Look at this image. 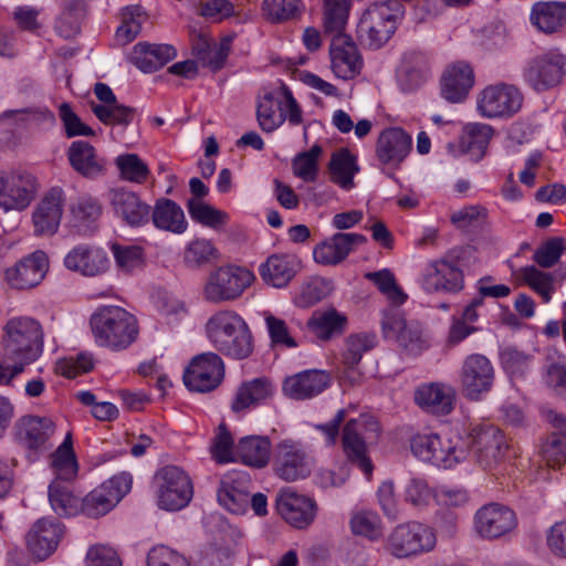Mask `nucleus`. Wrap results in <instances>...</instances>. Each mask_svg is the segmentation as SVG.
Returning a JSON list of instances; mask_svg holds the SVG:
<instances>
[{
  "label": "nucleus",
  "instance_id": "ea45409f",
  "mask_svg": "<svg viewBox=\"0 0 566 566\" xmlns=\"http://www.w3.org/2000/svg\"><path fill=\"white\" fill-rule=\"evenodd\" d=\"M275 388L272 381L265 377L254 378L243 382L232 402V410L239 412L250 407L258 406L272 398Z\"/></svg>",
  "mask_w": 566,
  "mask_h": 566
},
{
  "label": "nucleus",
  "instance_id": "0eeeda50",
  "mask_svg": "<svg viewBox=\"0 0 566 566\" xmlns=\"http://www.w3.org/2000/svg\"><path fill=\"white\" fill-rule=\"evenodd\" d=\"M256 116L260 127L266 133L275 130L286 118L292 125L302 123V111L285 84L263 93L259 98Z\"/></svg>",
  "mask_w": 566,
  "mask_h": 566
},
{
  "label": "nucleus",
  "instance_id": "3c124183",
  "mask_svg": "<svg viewBox=\"0 0 566 566\" xmlns=\"http://www.w3.org/2000/svg\"><path fill=\"white\" fill-rule=\"evenodd\" d=\"M402 72L409 81L410 90L418 87L431 74V60L428 54L419 51H409L403 55Z\"/></svg>",
  "mask_w": 566,
  "mask_h": 566
},
{
  "label": "nucleus",
  "instance_id": "2eb2a0df",
  "mask_svg": "<svg viewBox=\"0 0 566 566\" xmlns=\"http://www.w3.org/2000/svg\"><path fill=\"white\" fill-rule=\"evenodd\" d=\"M185 386L196 392H210L217 389L224 378V364L214 353L195 356L184 371Z\"/></svg>",
  "mask_w": 566,
  "mask_h": 566
},
{
  "label": "nucleus",
  "instance_id": "cd10ccee",
  "mask_svg": "<svg viewBox=\"0 0 566 566\" xmlns=\"http://www.w3.org/2000/svg\"><path fill=\"white\" fill-rule=\"evenodd\" d=\"M365 242L366 238L363 234L337 232L315 245L313 249V258L318 264L336 265L349 255L355 245Z\"/></svg>",
  "mask_w": 566,
  "mask_h": 566
},
{
  "label": "nucleus",
  "instance_id": "7ed1b4c3",
  "mask_svg": "<svg viewBox=\"0 0 566 566\" xmlns=\"http://www.w3.org/2000/svg\"><path fill=\"white\" fill-rule=\"evenodd\" d=\"M209 340L223 355L235 359L249 357L252 335L245 321L233 311H219L206 324Z\"/></svg>",
  "mask_w": 566,
  "mask_h": 566
},
{
  "label": "nucleus",
  "instance_id": "4d7b16f0",
  "mask_svg": "<svg viewBox=\"0 0 566 566\" xmlns=\"http://www.w3.org/2000/svg\"><path fill=\"white\" fill-rule=\"evenodd\" d=\"M500 360L511 377H523L531 367L533 355L514 346H506L500 352Z\"/></svg>",
  "mask_w": 566,
  "mask_h": 566
},
{
  "label": "nucleus",
  "instance_id": "a211bd4d",
  "mask_svg": "<svg viewBox=\"0 0 566 566\" xmlns=\"http://www.w3.org/2000/svg\"><path fill=\"white\" fill-rule=\"evenodd\" d=\"M276 511L279 515L292 527L306 530L317 515V503L292 488H283L276 494Z\"/></svg>",
  "mask_w": 566,
  "mask_h": 566
},
{
  "label": "nucleus",
  "instance_id": "a18cd8bd",
  "mask_svg": "<svg viewBox=\"0 0 566 566\" xmlns=\"http://www.w3.org/2000/svg\"><path fill=\"white\" fill-rule=\"evenodd\" d=\"M219 260V250L203 238L191 240L184 250L182 262L189 270H201Z\"/></svg>",
  "mask_w": 566,
  "mask_h": 566
},
{
  "label": "nucleus",
  "instance_id": "c9c22d12",
  "mask_svg": "<svg viewBox=\"0 0 566 566\" xmlns=\"http://www.w3.org/2000/svg\"><path fill=\"white\" fill-rule=\"evenodd\" d=\"M298 270L300 261L291 254H272L259 268L262 280L275 289L285 287Z\"/></svg>",
  "mask_w": 566,
  "mask_h": 566
},
{
  "label": "nucleus",
  "instance_id": "dca6fc26",
  "mask_svg": "<svg viewBox=\"0 0 566 566\" xmlns=\"http://www.w3.org/2000/svg\"><path fill=\"white\" fill-rule=\"evenodd\" d=\"M130 488L132 476L128 473L114 475L81 500V511L88 517L103 516L129 492Z\"/></svg>",
  "mask_w": 566,
  "mask_h": 566
},
{
  "label": "nucleus",
  "instance_id": "aec40b11",
  "mask_svg": "<svg viewBox=\"0 0 566 566\" xmlns=\"http://www.w3.org/2000/svg\"><path fill=\"white\" fill-rule=\"evenodd\" d=\"M421 286L427 293H458L464 286L463 272L457 261H430L422 271Z\"/></svg>",
  "mask_w": 566,
  "mask_h": 566
},
{
  "label": "nucleus",
  "instance_id": "37998d69",
  "mask_svg": "<svg viewBox=\"0 0 566 566\" xmlns=\"http://www.w3.org/2000/svg\"><path fill=\"white\" fill-rule=\"evenodd\" d=\"M532 23L545 33H553L566 23V2H537L531 12Z\"/></svg>",
  "mask_w": 566,
  "mask_h": 566
},
{
  "label": "nucleus",
  "instance_id": "603ef678",
  "mask_svg": "<svg viewBox=\"0 0 566 566\" xmlns=\"http://www.w3.org/2000/svg\"><path fill=\"white\" fill-rule=\"evenodd\" d=\"M49 501L54 512L61 516L74 515L81 509V500L61 481L50 484Z\"/></svg>",
  "mask_w": 566,
  "mask_h": 566
},
{
  "label": "nucleus",
  "instance_id": "e433bc0d",
  "mask_svg": "<svg viewBox=\"0 0 566 566\" xmlns=\"http://www.w3.org/2000/svg\"><path fill=\"white\" fill-rule=\"evenodd\" d=\"M67 158L72 168L86 178H96L105 170L106 161L88 142H73L67 150Z\"/></svg>",
  "mask_w": 566,
  "mask_h": 566
},
{
  "label": "nucleus",
  "instance_id": "f257e3e1",
  "mask_svg": "<svg viewBox=\"0 0 566 566\" xmlns=\"http://www.w3.org/2000/svg\"><path fill=\"white\" fill-rule=\"evenodd\" d=\"M3 357L12 365L0 363V384L9 385L27 365L34 363L43 353L44 332L41 323L27 315L10 317L2 327Z\"/></svg>",
  "mask_w": 566,
  "mask_h": 566
},
{
  "label": "nucleus",
  "instance_id": "4c0bfd02",
  "mask_svg": "<svg viewBox=\"0 0 566 566\" xmlns=\"http://www.w3.org/2000/svg\"><path fill=\"white\" fill-rule=\"evenodd\" d=\"M248 479L245 474L227 475L220 483L217 497L220 505L234 514L245 511L249 503L247 489Z\"/></svg>",
  "mask_w": 566,
  "mask_h": 566
},
{
  "label": "nucleus",
  "instance_id": "f3484780",
  "mask_svg": "<svg viewBox=\"0 0 566 566\" xmlns=\"http://www.w3.org/2000/svg\"><path fill=\"white\" fill-rule=\"evenodd\" d=\"M380 324L386 338L395 339L400 347L411 354H418L428 346L420 323L406 321L397 308L384 311Z\"/></svg>",
  "mask_w": 566,
  "mask_h": 566
},
{
  "label": "nucleus",
  "instance_id": "9d476101",
  "mask_svg": "<svg viewBox=\"0 0 566 566\" xmlns=\"http://www.w3.org/2000/svg\"><path fill=\"white\" fill-rule=\"evenodd\" d=\"M40 188L38 178L22 169L0 171V208L22 211L35 198Z\"/></svg>",
  "mask_w": 566,
  "mask_h": 566
},
{
  "label": "nucleus",
  "instance_id": "58836bf2",
  "mask_svg": "<svg viewBox=\"0 0 566 566\" xmlns=\"http://www.w3.org/2000/svg\"><path fill=\"white\" fill-rule=\"evenodd\" d=\"M376 344L377 336L374 333L352 334L346 338L343 353V364L346 367L344 377L352 384L356 382L360 377L356 366L361 360L363 355L371 350Z\"/></svg>",
  "mask_w": 566,
  "mask_h": 566
},
{
  "label": "nucleus",
  "instance_id": "a19ab883",
  "mask_svg": "<svg viewBox=\"0 0 566 566\" xmlns=\"http://www.w3.org/2000/svg\"><path fill=\"white\" fill-rule=\"evenodd\" d=\"M346 326L347 317L335 308L317 310L307 321V328L321 340H329L342 335Z\"/></svg>",
  "mask_w": 566,
  "mask_h": 566
},
{
  "label": "nucleus",
  "instance_id": "a878e982",
  "mask_svg": "<svg viewBox=\"0 0 566 566\" xmlns=\"http://www.w3.org/2000/svg\"><path fill=\"white\" fill-rule=\"evenodd\" d=\"M49 269V260L43 251H35L18 261L6 271L10 286L17 290H28L39 285Z\"/></svg>",
  "mask_w": 566,
  "mask_h": 566
},
{
  "label": "nucleus",
  "instance_id": "5fc2aeb1",
  "mask_svg": "<svg viewBox=\"0 0 566 566\" xmlns=\"http://www.w3.org/2000/svg\"><path fill=\"white\" fill-rule=\"evenodd\" d=\"M146 13L139 6H129L122 10V24L116 30V40L122 44L132 42L142 31Z\"/></svg>",
  "mask_w": 566,
  "mask_h": 566
},
{
  "label": "nucleus",
  "instance_id": "b1692460",
  "mask_svg": "<svg viewBox=\"0 0 566 566\" xmlns=\"http://www.w3.org/2000/svg\"><path fill=\"white\" fill-rule=\"evenodd\" d=\"M331 67L336 77L348 81L360 74L364 62L349 35L331 39Z\"/></svg>",
  "mask_w": 566,
  "mask_h": 566
},
{
  "label": "nucleus",
  "instance_id": "774afa93",
  "mask_svg": "<svg viewBox=\"0 0 566 566\" xmlns=\"http://www.w3.org/2000/svg\"><path fill=\"white\" fill-rule=\"evenodd\" d=\"M86 566H123L118 553L107 544H94L85 555Z\"/></svg>",
  "mask_w": 566,
  "mask_h": 566
},
{
  "label": "nucleus",
  "instance_id": "e2e57ef3",
  "mask_svg": "<svg viewBox=\"0 0 566 566\" xmlns=\"http://www.w3.org/2000/svg\"><path fill=\"white\" fill-rule=\"evenodd\" d=\"M523 281L537 294L545 303H548L554 292V276L551 273L543 272L534 265L521 269Z\"/></svg>",
  "mask_w": 566,
  "mask_h": 566
},
{
  "label": "nucleus",
  "instance_id": "c03bdc74",
  "mask_svg": "<svg viewBox=\"0 0 566 566\" xmlns=\"http://www.w3.org/2000/svg\"><path fill=\"white\" fill-rule=\"evenodd\" d=\"M235 453L244 464L263 468L269 463L271 457V442L266 437H244L237 444Z\"/></svg>",
  "mask_w": 566,
  "mask_h": 566
},
{
  "label": "nucleus",
  "instance_id": "f03ea898",
  "mask_svg": "<svg viewBox=\"0 0 566 566\" xmlns=\"http://www.w3.org/2000/svg\"><path fill=\"white\" fill-rule=\"evenodd\" d=\"M95 343L112 352L130 347L138 338L139 325L135 315L120 306H101L90 319Z\"/></svg>",
  "mask_w": 566,
  "mask_h": 566
},
{
  "label": "nucleus",
  "instance_id": "c756f323",
  "mask_svg": "<svg viewBox=\"0 0 566 566\" xmlns=\"http://www.w3.org/2000/svg\"><path fill=\"white\" fill-rule=\"evenodd\" d=\"M329 382L331 377L326 371L310 369L285 378L282 390L291 399L305 400L323 392Z\"/></svg>",
  "mask_w": 566,
  "mask_h": 566
},
{
  "label": "nucleus",
  "instance_id": "412c9836",
  "mask_svg": "<svg viewBox=\"0 0 566 566\" xmlns=\"http://www.w3.org/2000/svg\"><path fill=\"white\" fill-rule=\"evenodd\" d=\"M65 192L61 187L50 188L32 211V224L35 235L52 237L61 224Z\"/></svg>",
  "mask_w": 566,
  "mask_h": 566
},
{
  "label": "nucleus",
  "instance_id": "20e7f679",
  "mask_svg": "<svg viewBox=\"0 0 566 566\" xmlns=\"http://www.w3.org/2000/svg\"><path fill=\"white\" fill-rule=\"evenodd\" d=\"M403 15L401 4L392 1L374 3L363 13L357 34L370 48L382 46L395 33L397 21Z\"/></svg>",
  "mask_w": 566,
  "mask_h": 566
},
{
  "label": "nucleus",
  "instance_id": "7c9ffc66",
  "mask_svg": "<svg viewBox=\"0 0 566 566\" xmlns=\"http://www.w3.org/2000/svg\"><path fill=\"white\" fill-rule=\"evenodd\" d=\"M454 397L453 388L440 382L423 384L413 394L415 402L419 408L437 416H446L453 410Z\"/></svg>",
  "mask_w": 566,
  "mask_h": 566
},
{
  "label": "nucleus",
  "instance_id": "ddd939ff",
  "mask_svg": "<svg viewBox=\"0 0 566 566\" xmlns=\"http://www.w3.org/2000/svg\"><path fill=\"white\" fill-rule=\"evenodd\" d=\"M566 74V55L557 50L531 59L524 70L525 83L535 92H545L558 85Z\"/></svg>",
  "mask_w": 566,
  "mask_h": 566
},
{
  "label": "nucleus",
  "instance_id": "2f4dec72",
  "mask_svg": "<svg viewBox=\"0 0 566 566\" xmlns=\"http://www.w3.org/2000/svg\"><path fill=\"white\" fill-rule=\"evenodd\" d=\"M412 138L402 128L391 127L382 130L378 137L376 155L384 165H400L411 150Z\"/></svg>",
  "mask_w": 566,
  "mask_h": 566
},
{
  "label": "nucleus",
  "instance_id": "473e14b6",
  "mask_svg": "<svg viewBox=\"0 0 566 566\" xmlns=\"http://www.w3.org/2000/svg\"><path fill=\"white\" fill-rule=\"evenodd\" d=\"M63 530L55 520L40 518L27 534V544L39 559L49 557L57 547Z\"/></svg>",
  "mask_w": 566,
  "mask_h": 566
},
{
  "label": "nucleus",
  "instance_id": "393cba45",
  "mask_svg": "<svg viewBox=\"0 0 566 566\" xmlns=\"http://www.w3.org/2000/svg\"><path fill=\"white\" fill-rule=\"evenodd\" d=\"M111 207L129 227H143L150 220L151 207L138 193L125 188H115L108 195Z\"/></svg>",
  "mask_w": 566,
  "mask_h": 566
},
{
  "label": "nucleus",
  "instance_id": "f704fd0d",
  "mask_svg": "<svg viewBox=\"0 0 566 566\" xmlns=\"http://www.w3.org/2000/svg\"><path fill=\"white\" fill-rule=\"evenodd\" d=\"M54 423L46 417L27 416L17 424V439L29 450H41L54 433Z\"/></svg>",
  "mask_w": 566,
  "mask_h": 566
},
{
  "label": "nucleus",
  "instance_id": "052dcab7",
  "mask_svg": "<svg viewBox=\"0 0 566 566\" xmlns=\"http://www.w3.org/2000/svg\"><path fill=\"white\" fill-rule=\"evenodd\" d=\"M101 206L92 198H80L70 207L73 226L86 231L101 216Z\"/></svg>",
  "mask_w": 566,
  "mask_h": 566
},
{
  "label": "nucleus",
  "instance_id": "79ce46f5",
  "mask_svg": "<svg viewBox=\"0 0 566 566\" xmlns=\"http://www.w3.org/2000/svg\"><path fill=\"white\" fill-rule=\"evenodd\" d=\"M150 218L156 228L172 233L181 234L187 230V221L180 206L170 199H159Z\"/></svg>",
  "mask_w": 566,
  "mask_h": 566
},
{
  "label": "nucleus",
  "instance_id": "72a5a7b5",
  "mask_svg": "<svg viewBox=\"0 0 566 566\" xmlns=\"http://www.w3.org/2000/svg\"><path fill=\"white\" fill-rule=\"evenodd\" d=\"M177 56V51L169 44H151L139 42L134 45L129 61L144 73H153L161 69Z\"/></svg>",
  "mask_w": 566,
  "mask_h": 566
},
{
  "label": "nucleus",
  "instance_id": "4be33fe9",
  "mask_svg": "<svg viewBox=\"0 0 566 566\" xmlns=\"http://www.w3.org/2000/svg\"><path fill=\"white\" fill-rule=\"evenodd\" d=\"M515 526V513L497 503L483 505L474 514V531L483 539L500 538Z\"/></svg>",
  "mask_w": 566,
  "mask_h": 566
},
{
  "label": "nucleus",
  "instance_id": "13d9d810",
  "mask_svg": "<svg viewBox=\"0 0 566 566\" xmlns=\"http://www.w3.org/2000/svg\"><path fill=\"white\" fill-rule=\"evenodd\" d=\"M192 51L197 61L212 71L220 70L228 56V49L226 46H211L203 36L198 38V41L192 46Z\"/></svg>",
  "mask_w": 566,
  "mask_h": 566
},
{
  "label": "nucleus",
  "instance_id": "4468645a",
  "mask_svg": "<svg viewBox=\"0 0 566 566\" xmlns=\"http://www.w3.org/2000/svg\"><path fill=\"white\" fill-rule=\"evenodd\" d=\"M459 377L462 395L469 400L479 401L491 391L495 370L488 357L471 354L464 358Z\"/></svg>",
  "mask_w": 566,
  "mask_h": 566
},
{
  "label": "nucleus",
  "instance_id": "69168bd1",
  "mask_svg": "<svg viewBox=\"0 0 566 566\" xmlns=\"http://www.w3.org/2000/svg\"><path fill=\"white\" fill-rule=\"evenodd\" d=\"M350 528L355 535L365 536L371 541L381 536L380 517L370 511L354 514L350 518Z\"/></svg>",
  "mask_w": 566,
  "mask_h": 566
},
{
  "label": "nucleus",
  "instance_id": "49530a36",
  "mask_svg": "<svg viewBox=\"0 0 566 566\" xmlns=\"http://www.w3.org/2000/svg\"><path fill=\"white\" fill-rule=\"evenodd\" d=\"M328 170L331 180L345 190L354 187V176L358 172L359 167L356 157L346 148L332 155Z\"/></svg>",
  "mask_w": 566,
  "mask_h": 566
},
{
  "label": "nucleus",
  "instance_id": "5701e85b",
  "mask_svg": "<svg viewBox=\"0 0 566 566\" xmlns=\"http://www.w3.org/2000/svg\"><path fill=\"white\" fill-rule=\"evenodd\" d=\"M472 448L479 465L484 470H491L502 462L509 446L499 428L488 426L475 431Z\"/></svg>",
  "mask_w": 566,
  "mask_h": 566
},
{
  "label": "nucleus",
  "instance_id": "de8ad7c7",
  "mask_svg": "<svg viewBox=\"0 0 566 566\" xmlns=\"http://www.w3.org/2000/svg\"><path fill=\"white\" fill-rule=\"evenodd\" d=\"M493 133V128L488 124L470 123L465 125L461 139L463 150L474 160H480L488 149Z\"/></svg>",
  "mask_w": 566,
  "mask_h": 566
},
{
  "label": "nucleus",
  "instance_id": "8fccbe9b",
  "mask_svg": "<svg viewBox=\"0 0 566 566\" xmlns=\"http://www.w3.org/2000/svg\"><path fill=\"white\" fill-rule=\"evenodd\" d=\"M350 3L348 0H325L323 25L326 35H347L344 31L347 25Z\"/></svg>",
  "mask_w": 566,
  "mask_h": 566
},
{
  "label": "nucleus",
  "instance_id": "09e8293b",
  "mask_svg": "<svg viewBox=\"0 0 566 566\" xmlns=\"http://www.w3.org/2000/svg\"><path fill=\"white\" fill-rule=\"evenodd\" d=\"M51 467L56 476L54 481L69 482L75 479L78 464L72 448V437L67 433L62 444L51 455Z\"/></svg>",
  "mask_w": 566,
  "mask_h": 566
},
{
  "label": "nucleus",
  "instance_id": "0e129e2a",
  "mask_svg": "<svg viewBox=\"0 0 566 566\" xmlns=\"http://www.w3.org/2000/svg\"><path fill=\"white\" fill-rule=\"evenodd\" d=\"M365 276L373 282L392 304L400 305L407 300V295L397 285L396 279L389 270L384 269L377 272H368Z\"/></svg>",
  "mask_w": 566,
  "mask_h": 566
},
{
  "label": "nucleus",
  "instance_id": "338daca9",
  "mask_svg": "<svg viewBox=\"0 0 566 566\" xmlns=\"http://www.w3.org/2000/svg\"><path fill=\"white\" fill-rule=\"evenodd\" d=\"M541 452L548 467H560L566 462V433H551L542 444Z\"/></svg>",
  "mask_w": 566,
  "mask_h": 566
},
{
  "label": "nucleus",
  "instance_id": "6e6d98bb",
  "mask_svg": "<svg viewBox=\"0 0 566 566\" xmlns=\"http://www.w3.org/2000/svg\"><path fill=\"white\" fill-rule=\"evenodd\" d=\"M93 114L105 125L128 126L136 114V109L119 103L111 105L91 104Z\"/></svg>",
  "mask_w": 566,
  "mask_h": 566
},
{
  "label": "nucleus",
  "instance_id": "c85d7f7f",
  "mask_svg": "<svg viewBox=\"0 0 566 566\" xmlns=\"http://www.w3.org/2000/svg\"><path fill=\"white\" fill-rule=\"evenodd\" d=\"M64 265L67 270L84 276H97L107 271L109 260L103 249L80 244L65 255Z\"/></svg>",
  "mask_w": 566,
  "mask_h": 566
},
{
  "label": "nucleus",
  "instance_id": "9b49d317",
  "mask_svg": "<svg viewBox=\"0 0 566 566\" xmlns=\"http://www.w3.org/2000/svg\"><path fill=\"white\" fill-rule=\"evenodd\" d=\"M524 96L513 84L500 82L485 86L478 95L476 107L485 118H510L522 108Z\"/></svg>",
  "mask_w": 566,
  "mask_h": 566
},
{
  "label": "nucleus",
  "instance_id": "bb28decb",
  "mask_svg": "<svg viewBox=\"0 0 566 566\" xmlns=\"http://www.w3.org/2000/svg\"><path fill=\"white\" fill-rule=\"evenodd\" d=\"M474 85L473 69L465 62L450 64L440 78L441 96L449 103H462Z\"/></svg>",
  "mask_w": 566,
  "mask_h": 566
},
{
  "label": "nucleus",
  "instance_id": "f8f14e48",
  "mask_svg": "<svg viewBox=\"0 0 566 566\" xmlns=\"http://www.w3.org/2000/svg\"><path fill=\"white\" fill-rule=\"evenodd\" d=\"M159 507L166 511H179L188 505L193 490L190 478L180 468L167 465L155 475Z\"/></svg>",
  "mask_w": 566,
  "mask_h": 566
},
{
  "label": "nucleus",
  "instance_id": "423d86ee",
  "mask_svg": "<svg viewBox=\"0 0 566 566\" xmlns=\"http://www.w3.org/2000/svg\"><path fill=\"white\" fill-rule=\"evenodd\" d=\"M412 453L421 461L449 469L467 458V444L460 437L418 433L410 442Z\"/></svg>",
  "mask_w": 566,
  "mask_h": 566
},
{
  "label": "nucleus",
  "instance_id": "6ab92c4d",
  "mask_svg": "<svg viewBox=\"0 0 566 566\" xmlns=\"http://www.w3.org/2000/svg\"><path fill=\"white\" fill-rule=\"evenodd\" d=\"M273 469L280 479L293 482L308 476L312 465L301 443L287 439L274 448Z\"/></svg>",
  "mask_w": 566,
  "mask_h": 566
},
{
  "label": "nucleus",
  "instance_id": "680f3d73",
  "mask_svg": "<svg viewBox=\"0 0 566 566\" xmlns=\"http://www.w3.org/2000/svg\"><path fill=\"white\" fill-rule=\"evenodd\" d=\"M115 164L120 177L130 182L143 184L149 175L148 166L136 154L119 155Z\"/></svg>",
  "mask_w": 566,
  "mask_h": 566
},
{
  "label": "nucleus",
  "instance_id": "6e6552de",
  "mask_svg": "<svg viewBox=\"0 0 566 566\" xmlns=\"http://www.w3.org/2000/svg\"><path fill=\"white\" fill-rule=\"evenodd\" d=\"M254 274L241 266L224 265L210 272L202 286V297L211 304L239 298L253 283Z\"/></svg>",
  "mask_w": 566,
  "mask_h": 566
},
{
  "label": "nucleus",
  "instance_id": "bf43d9fd",
  "mask_svg": "<svg viewBox=\"0 0 566 566\" xmlns=\"http://www.w3.org/2000/svg\"><path fill=\"white\" fill-rule=\"evenodd\" d=\"M301 0H263L262 15L271 22L294 19L301 11Z\"/></svg>",
  "mask_w": 566,
  "mask_h": 566
},
{
  "label": "nucleus",
  "instance_id": "864d4df0",
  "mask_svg": "<svg viewBox=\"0 0 566 566\" xmlns=\"http://www.w3.org/2000/svg\"><path fill=\"white\" fill-rule=\"evenodd\" d=\"M187 208L192 220L208 228L219 229L229 220L227 212L219 210L202 200L188 199Z\"/></svg>",
  "mask_w": 566,
  "mask_h": 566
},
{
  "label": "nucleus",
  "instance_id": "39448f33",
  "mask_svg": "<svg viewBox=\"0 0 566 566\" xmlns=\"http://www.w3.org/2000/svg\"><path fill=\"white\" fill-rule=\"evenodd\" d=\"M379 432V424L371 416L363 415L349 419L343 428L342 448L346 459L356 464L367 476L373 472L368 457V443L374 442Z\"/></svg>",
  "mask_w": 566,
  "mask_h": 566
},
{
  "label": "nucleus",
  "instance_id": "1a4fd4ad",
  "mask_svg": "<svg viewBox=\"0 0 566 566\" xmlns=\"http://www.w3.org/2000/svg\"><path fill=\"white\" fill-rule=\"evenodd\" d=\"M436 543L431 527L412 522L397 525L388 535L385 548L396 558H408L432 551Z\"/></svg>",
  "mask_w": 566,
  "mask_h": 566
}]
</instances>
